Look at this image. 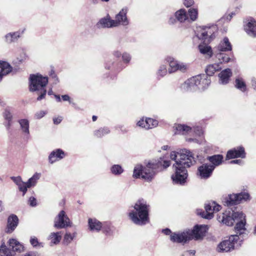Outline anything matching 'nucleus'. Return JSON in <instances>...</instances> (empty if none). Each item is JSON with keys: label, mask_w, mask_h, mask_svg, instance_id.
<instances>
[{"label": "nucleus", "mask_w": 256, "mask_h": 256, "mask_svg": "<svg viewBox=\"0 0 256 256\" xmlns=\"http://www.w3.org/2000/svg\"><path fill=\"white\" fill-rule=\"evenodd\" d=\"M219 222L228 226H231L236 222L235 230L236 234L231 235L228 239L221 242L217 246L216 251L224 253L231 252L240 247L243 239L246 237V230L245 228L246 222L245 216L242 212L228 210L218 217Z\"/></svg>", "instance_id": "nucleus-1"}, {"label": "nucleus", "mask_w": 256, "mask_h": 256, "mask_svg": "<svg viewBox=\"0 0 256 256\" xmlns=\"http://www.w3.org/2000/svg\"><path fill=\"white\" fill-rule=\"evenodd\" d=\"M170 158L176 162L173 165L175 172L172 176L173 182L184 184L188 178L186 168L190 167L196 162L194 154L190 150L184 148L172 152Z\"/></svg>", "instance_id": "nucleus-2"}, {"label": "nucleus", "mask_w": 256, "mask_h": 256, "mask_svg": "<svg viewBox=\"0 0 256 256\" xmlns=\"http://www.w3.org/2000/svg\"><path fill=\"white\" fill-rule=\"evenodd\" d=\"M170 165V161L164 158H160L157 160H150L145 166L138 164L134 170L133 177L136 178H141L148 182H151L156 174L166 168Z\"/></svg>", "instance_id": "nucleus-3"}, {"label": "nucleus", "mask_w": 256, "mask_h": 256, "mask_svg": "<svg viewBox=\"0 0 256 256\" xmlns=\"http://www.w3.org/2000/svg\"><path fill=\"white\" fill-rule=\"evenodd\" d=\"M206 227L203 225H196L192 230H186L182 232L172 233L170 234L172 242L178 243H186L192 240H200L205 236Z\"/></svg>", "instance_id": "nucleus-4"}, {"label": "nucleus", "mask_w": 256, "mask_h": 256, "mask_svg": "<svg viewBox=\"0 0 256 256\" xmlns=\"http://www.w3.org/2000/svg\"><path fill=\"white\" fill-rule=\"evenodd\" d=\"M134 210L129 213V217L132 221L138 225H144L149 222V206L143 199L140 200L134 206Z\"/></svg>", "instance_id": "nucleus-5"}, {"label": "nucleus", "mask_w": 256, "mask_h": 256, "mask_svg": "<svg viewBox=\"0 0 256 256\" xmlns=\"http://www.w3.org/2000/svg\"><path fill=\"white\" fill-rule=\"evenodd\" d=\"M48 82L46 76H43L41 74H31L30 76V90L36 92L38 96V100H41L45 98L46 94V86Z\"/></svg>", "instance_id": "nucleus-6"}, {"label": "nucleus", "mask_w": 256, "mask_h": 256, "mask_svg": "<svg viewBox=\"0 0 256 256\" xmlns=\"http://www.w3.org/2000/svg\"><path fill=\"white\" fill-rule=\"evenodd\" d=\"M8 247L4 242L0 246V256H16V252L20 253L24 251L23 245L14 238H10L8 242Z\"/></svg>", "instance_id": "nucleus-7"}, {"label": "nucleus", "mask_w": 256, "mask_h": 256, "mask_svg": "<svg viewBox=\"0 0 256 256\" xmlns=\"http://www.w3.org/2000/svg\"><path fill=\"white\" fill-rule=\"evenodd\" d=\"M232 49V46L228 38L226 37L224 38L223 40L214 48V54L216 60H220V63L228 62L230 58L224 52L230 51Z\"/></svg>", "instance_id": "nucleus-8"}, {"label": "nucleus", "mask_w": 256, "mask_h": 256, "mask_svg": "<svg viewBox=\"0 0 256 256\" xmlns=\"http://www.w3.org/2000/svg\"><path fill=\"white\" fill-rule=\"evenodd\" d=\"M54 222V226L57 229L71 227L72 225V222L63 210L60 211L56 216Z\"/></svg>", "instance_id": "nucleus-9"}, {"label": "nucleus", "mask_w": 256, "mask_h": 256, "mask_svg": "<svg viewBox=\"0 0 256 256\" xmlns=\"http://www.w3.org/2000/svg\"><path fill=\"white\" fill-rule=\"evenodd\" d=\"M250 195L247 192H240L236 194H230L224 201V204L228 206L237 204L242 200H246L249 198Z\"/></svg>", "instance_id": "nucleus-10"}, {"label": "nucleus", "mask_w": 256, "mask_h": 256, "mask_svg": "<svg viewBox=\"0 0 256 256\" xmlns=\"http://www.w3.org/2000/svg\"><path fill=\"white\" fill-rule=\"evenodd\" d=\"M166 60L169 64V68L168 70L170 74L174 72L177 70H180L182 72H184L188 68V64L179 62L175 60L172 57H168L166 58Z\"/></svg>", "instance_id": "nucleus-11"}, {"label": "nucleus", "mask_w": 256, "mask_h": 256, "mask_svg": "<svg viewBox=\"0 0 256 256\" xmlns=\"http://www.w3.org/2000/svg\"><path fill=\"white\" fill-rule=\"evenodd\" d=\"M221 208V206L216 203L215 202H208L205 204V212H202L200 214L204 218L210 220L214 216V212H218Z\"/></svg>", "instance_id": "nucleus-12"}, {"label": "nucleus", "mask_w": 256, "mask_h": 256, "mask_svg": "<svg viewBox=\"0 0 256 256\" xmlns=\"http://www.w3.org/2000/svg\"><path fill=\"white\" fill-rule=\"evenodd\" d=\"M214 170V167L210 164H203L198 168L196 174L200 179L207 180L212 176Z\"/></svg>", "instance_id": "nucleus-13"}, {"label": "nucleus", "mask_w": 256, "mask_h": 256, "mask_svg": "<svg viewBox=\"0 0 256 256\" xmlns=\"http://www.w3.org/2000/svg\"><path fill=\"white\" fill-rule=\"evenodd\" d=\"M200 81L196 78V76H193L187 80L183 83L180 88L184 92H194L198 90V84Z\"/></svg>", "instance_id": "nucleus-14"}, {"label": "nucleus", "mask_w": 256, "mask_h": 256, "mask_svg": "<svg viewBox=\"0 0 256 256\" xmlns=\"http://www.w3.org/2000/svg\"><path fill=\"white\" fill-rule=\"evenodd\" d=\"M128 8H123L116 16L114 20V25L117 27L120 25L126 26L129 24V20L127 18Z\"/></svg>", "instance_id": "nucleus-15"}, {"label": "nucleus", "mask_w": 256, "mask_h": 256, "mask_svg": "<svg viewBox=\"0 0 256 256\" xmlns=\"http://www.w3.org/2000/svg\"><path fill=\"white\" fill-rule=\"evenodd\" d=\"M246 157V152L242 146H238L229 150L227 152L226 158L228 160L234 158H244Z\"/></svg>", "instance_id": "nucleus-16"}, {"label": "nucleus", "mask_w": 256, "mask_h": 256, "mask_svg": "<svg viewBox=\"0 0 256 256\" xmlns=\"http://www.w3.org/2000/svg\"><path fill=\"white\" fill-rule=\"evenodd\" d=\"M245 23L244 29L246 34L250 36L256 37V21L254 18H250Z\"/></svg>", "instance_id": "nucleus-17"}, {"label": "nucleus", "mask_w": 256, "mask_h": 256, "mask_svg": "<svg viewBox=\"0 0 256 256\" xmlns=\"http://www.w3.org/2000/svg\"><path fill=\"white\" fill-rule=\"evenodd\" d=\"M114 24V20L111 19L109 15H107L99 20L96 24V26L98 28H111L116 27Z\"/></svg>", "instance_id": "nucleus-18"}, {"label": "nucleus", "mask_w": 256, "mask_h": 256, "mask_svg": "<svg viewBox=\"0 0 256 256\" xmlns=\"http://www.w3.org/2000/svg\"><path fill=\"white\" fill-rule=\"evenodd\" d=\"M212 34V32H211L210 28L205 27L198 30L196 36L198 39L203 40L204 42H208L211 40Z\"/></svg>", "instance_id": "nucleus-19"}, {"label": "nucleus", "mask_w": 256, "mask_h": 256, "mask_svg": "<svg viewBox=\"0 0 256 256\" xmlns=\"http://www.w3.org/2000/svg\"><path fill=\"white\" fill-rule=\"evenodd\" d=\"M18 216L14 214L10 215L8 218L6 232L12 233L18 226Z\"/></svg>", "instance_id": "nucleus-20"}, {"label": "nucleus", "mask_w": 256, "mask_h": 256, "mask_svg": "<svg viewBox=\"0 0 256 256\" xmlns=\"http://www.w3.org/2000/svg\"><path fill=\"white\" fill-rule=\"evenodd\" d=\"M65 156L64 152L61 149H57L50 152L48 156V160L50 164H53L57 160H60Z\"/></svg>", "instance_id": "nucleus-21"}, {"label": "nucleus", "mask_w": 256, "mask_h": 256, "mask_svg": "<svg viewBox=\"0 0 256 256\" xmlns=\"http://www.w3.org/2000/svg\"><path fill=\"white\" fill-rule=\"evenodd\" d=\"M232 76V72L230 68H226L222 70L218 74L219 83L226 84L228 83L230 78Z\"/></svg>", "instance_id": "nucleus-22"}, {"label": "nucleus", "mask_w": 256, "mask_h": 256, "mask_svg": "<svg viewBox=\"0 0 256 256\" xmlns=\"http://www.w3.org/2000/svg\"><path fill=\"white\" fill-rule=\"evenodd\" d=\"M196 78L198 80L199 84H198V90H203L206 88L210 84L211 80L205 74L198 75Z\"/></svg>", "instance_id": "nucleus-23"}, {"label": "nucleus", "mask_w": 256, "mask_h": 256, "mask_svg": "<svg viewBox=\"0 0 256 256\" xmlns=\"http://www.w3.org/2000/svg\"><path fill=\"white\" fill-rule=\"evenodd\" d=\"M12 71V67L7 62L0 61V82L3 78Z\"/></svg>", "instance_id": "nucleus-24"}, {"label": "nucleus", "mask_w": 256, "mask_h": 256, "mask_svg": "<svg viewBox=\"0 0 256 256\" xmlns=\"http://www.w3.org/2000/svg\"><path fill=\"white\" fill-rule=\"evenodd\" d=\"M216 63L208 65L206 68V72L207 76H212L215 72L219 71L222 69L220 64L222 63L220 62V60H218Z\"/></svg>", "instance_id": "nucleus-25"}, {"label": "nucleus", "mask_w": 256, "mask_h": 256, "mask_svg": "<svg viewBox=\"0 0 256 256\" xmlns=\"http://www.w3.org/2000/svg\"><path fill=\"white\" fill-rule=\"evenodd\" d=\"M223 159L224 157L221 154H216L207 158V160L211 163L210 166H213L214 170L216 166L222 164Z\"/></svg>", "instance_id": "nucleus-26"}, {"label": "nucleus", "mask_w": 256, "mask_h": 256, "mask_svg": "<svg viewBox=\"0 0 256 256\" xmlns=\"http://www.w3.org/2000/svg\"><path fill=\"white\" fill-rule=\"evenodd\" d=\"M234 86L236 89L240 90L242 92H246L247 90L246 82L240 76H238L236 78Z\"/></svg>", "instance_id": "nucleus-27"}, {"label": "nucleus", "mask_w": 256, "mask_h": 256, "mask_svg": "<svg viewBox=\"0 0 256 256\" xmlns=\"http://www.w3.org/2000/svg\"><path fill=\"white\" fill-rule=\"evenodd\" d=\"M198 50L200 52L206 56L208 58H210L212 56L213 52L212 48L208 46L207 44L202 43L199 44Z\"/></svg>", "instance_id": "nucleus-28"}, {"label": "nucleus", "mask_w": 256, "mask_h": 256, "mask_svg": "<svg viewBox=\"0 0 256 256\" xmlns=\"http://www.w3.org/2000/svg\"><path fill=\"white\" fill-rule=\"evenodd\" d=\"M18 122L20 125V129L22 133L26 137L28 138L30 135V124L28 120L26 118L20 119L18 120Z\"/></svg>", "instance_id": "nucleus-29"}, {"label": "nucleus", "mask_w": 256, "mask_h": 256, "mask_svg": "<svg viewBox=\"0 0 256 256\" xmlns=\"http://www.w3.org/2000/svg\"><path fill=\"white\" fill-rule=\"evenodd\" d=\"M89 228L92 231L98 232L102 227V223L96 219L89 218Z\"/></svg>", "instance_id": "nucleus-30"}, {"label": "nucleus", "mask_w": 256, "mask_h": 256, "mask_svg": "<svg viewBox=\"0 0 256 256\" xmlns=\"http://www.w3.org/2000/svg\"><path fill=\"white\" fill-rule=\"evenodd\" d=\"M175 17L176 20L180 22H184L186 20H188V16L186 12L184 9H180L175 13Z\"/></svg>", "instance_id": "nucleus-31"}, {"label": "nucleus", "mask_w": 256, "mask_h": 256, "mask_svg": "<svg viewBox=\"0 0 256 256\" xmlns=\"http://www.w3.org/2000/svg\"><path fill=\"white\" fill-rule=\"evenodd\" d=\"M20 34L19 32H10L4 36L5 40L8 43L15 42L20 37Z\"/></svg>", "instance_id": "nucleus-32"}, {"label": "nucleus", "mask_w": 256, "mask_h": 256, "mask_svg": "<svg viewBox=\"0 0 256 256\" xmlns=\"http://www.w3.org/2000/svg\"><path fill=\"white\" fill-rule=\"evenodd\" d=\"M60 234L61 232L50 233L49 236V238L51 240V242L54 244H58L62 239Z\"/></svg>", "instance_id": "nucleus-33"}, {"label": "nucleus", "mask_w": 256, "mask_h": 256, "mask_svg": "<svg viewBox=\"0 0 256 256\" xmlns=\"http://www.w3.org/2000/svg\"><path fill=\"white\" fill-rule=\"evenodd\" d=\"M192 130L191 128L184 124H178L176 126V134H186Z\"/></svg>", "instance_id": "nucleus-34"}, {"label": "nucleus", "mask_w": 256, "mask_h": 256, "mask_svg": "<svg viewBox=\"0 0 256 256\" xmlns=\"http://www.w3.org/2000/svg\"><path fill=\"white\" fill-rule=\"evenodd\" d=\"M77 233L76 232L71 234L69 232H66L64 237L63 244L64 245H68L76 236Z\"/></svg>", "instance_id": "nucleus-35"}, {"label": "nucleus", "mask_w": 256, "mask_h": 256, "mask_svg": "<svg viewBox=\"0 0 256 256\" xmlns=\"http://www.w3.org/2000/svg\"><path fill=\"white\" fill-rule=\"evenodd\" d=\"M40 174L38 172L35 173L32 178H29V180L26 182L28 183V186H30V188L32 186H36V184L38 180L40 179Z\"/></svg>", "instance_id": "nucleus-36"}, {"label": "nucleus", "mask_w": 256, "mask_h": 256, "mask_svg": "<svg viewBox=\"0 0 256 256\" xmlns=\"http://www.w3.org/2000/svg\"><path fill=\"white\" fill-rule=\"evenodd\" d=\"M146 130L152 128L156 127L158 125V121L152 118H146Z\"/></svg>", "instance_id": "nucleus-37"}, {"label": "nucleus", "mask_w": 256, "mask_h": 256, "mask_svg": "<svg viewBox=\"0 0 256 256\" xmlns=\"http://www.w3.org/2000/svg\"><path fill=\"white\" fill-rule=\"evenodd\" d=\"M124 171L122 168L119 164H114L110 168L111 172L114 175H120Z\"/></svg>", "instance_id": "nucleus-38"}, {"label": "nucleus", "mask_w": 256, "mask_h": 256, "mask_svg": "<svg viewBox=\"0 0 256 256\" xmlns=\"http://www.w3.org/2000/svg\"><path fill=\"white\" fill-rule=\"evenodd\" d=\"M110 132L109 128L107 127L100 128L99 130L94 132V135L100 138L108 134Z\"/></svg>", "instance_id": "nucleus-39"}, {"label": "nucleus", "mask_w": 256, "mask_h": 256, "mask_svg": "<svg viewBox=\"0 0 256 256\" xmlns=\"http://www.w3.org/2000/svg\"><path fill=\"white\" fill-rule=\"evenodd\" d=\"M198 12L196 8H190L188 10V16H189L188 19L191 21H194L198 18Z\"/></svg>", "instance_id": "nucleus-40"}, {"label": "nucleus", "mask_w": 256, "mask_h": 256, "mask_svg": "<svg viewBox=\"0 0 256 256\" xmlns=\"http://www.w3.org/2000/svg\"><path fill=\"white\" fill-rule=\"evenodd\" d=\"M168 70L166 68V66L165 65H161L157 72V76L158 78H160L166 75L167 74Z\"/></svg>", "instance_id": "nucleus-41"}, {"label": "nucleus", "mask_w": 256, "mask_h": 256, "mask_svg": "<svg viewBox=\"0 0 256 256\" xmlns=\"http://www.w3.org/2000/svg\"><path fill=\"white\" fill-rule=\"evenodd\" d=\"M2 116L5 120H12V114L10 108H6L2 112Z\"/></svg>", "instance_id": "nucleus-42"}, {"label": "nucleus", "mask_w": 256, "mask_h": 256, "mask_svg": "<svg viewBox=\"0 0 256 256\" xmlns=\"http://www.w3.org/2000/svg\"><path fill=\"white\" fill-rule=\"evenodd\" d=\"M30 244L35 248H42L44 244L42 242H39L38 238L35 236H32L30 239Z\"/></svg>", "instance_id": "nucleus-43"}, {"label": "nucleus", "mask_w": 256, "mask_h": 256, "mask_svg": "<svg viewBox=\"0 0 256 256\" xmlns=\"http://www.w3.org/2000/svg\"><path fill=\"white\" fill-rule=\"evenodd\" d=\"M28 184L27 182H22L21 184L18 186V190L22 192L23 193V196L27 192L28 188H30V186H28Z\"/></svg>", "instance_id": "nucleus-44"}, {"label": "nucleus", "mask_w": 256, "mask_h": 256, "mask_svg": "<svg viewBox=\"0 0 256 256\" xmlns=\"http://www.w3.org/2000/svg\"><path fill=\"white\" fill-rule=\"evenodd\" d=\"M122 58L124 62L128 63L131 60V56L129 54L124 52L122 54Z\"/></svg>", "instance_id": "nucleus-45"}, {"label": "nucleus", "mask_w": 256, "mask_h": 256, "mask_svg": "<svg viewBox=\"0 0 256 256\" xmlns=\"http://www.w3.org/2000/svg\"><path fill=\"white\" fill-rule=\"evenodd\" d=\"M46 114V112L44 110H40L36 112L34 114V118L36 119H40L43 118Z\"/></svg>", "instance_id": "nucleus-46"}, {"label": "nucleus", "mask_w": 256, "mask_h": 256, "mask_svg": "<svg viewBox=\"0 0 256 256\" xmlns=\"http://www.w3.org/2000/svg\"><path fill=\"white\" fill-rule=\"evenodd\" d=\"M11 178L18 186H20L23 182L20 176H13Z\"/></svg>", "instance_id": "nucleus-47"}, {"label": "nucleus", "mask_w": 256, "mask_h": 256, "mask_svg": "<svg viewBox=\"0 0 256 256\" xmlns=\"http://www.w3.org/2000/svg\"><path fill=\"white\" fill-rule=\"evenodd\" d=\"M12 120H6L4 122L3 124L6 128L7 131L10 132V127L12 125Z\"/></svg>", "instance_id": "nucleus-48"}, {"label": "nucleus", "mask_w": 256, "mask_h": 256, "mask_svg": "<svg viewBox=\"0 0 256 256\" xmlns=\"http://www.w3.org/2000/svg\"><path fill=\"white\" fill-rule=\"evenodd\" d=\"M146 119L144 120V118H142L136 124L137 126L144 128L146 129Z\"/></svg>", "instance_id": "nucleus-49"}, {"label": "nucleus", "mask_w": 256, "mask_h": 256, "mask_svg": "<svg viewBox=\"0 0 256 256\" xmlns=\"http://www.w3.org/2000/svg\"><path fill=\"white\" fill-rule=\"evenodd\" d=\"M30 205L32 206H36V200L34 197H30L28 200Z\"/></svg>", "instance_id": "nucleus-50"}, {"label": "nucleus", "mask_w": 256, "mask_h": 256, "mask_svg": "<svg viewBox=\"0 0 256 256\" xmlns=\"http://www.w3.org/2000/svg\"><path fill=\"white\" fill-rule=\"evenodd\" d=\"M194 4V0H184V4L186 7H190Z\"/></svg>", "instance_id": "nucleus-51"}, {"label": "nucleus", "mask_w": 256, "mask_h": 256, "mask_svg": "<svg viewBox=\"0 0 256 256\" xmlns=\"http://www.w3.org/2000/svg\"><path fill=\"white\" fill-rule=\"evenodd\" d=\"M50 76L52 77V78H54V82L56 84L58 82V78H57L54 70H51L50 73Z\"/></svg>", "instance_id": "nucleus-52"}, {"label": "nucleus", "mask_w": 256, "mask_h": 256, "mask_svg": "<svg viewBox=\"0 0 256 256\" xmlns=\"http://www.w3.org/2000/svg\"><path fill=\"white\" fill-rule=\"evenodd\" d=\"M196 251L194 250H190L186 251L184 252L183 256H194Z\"/></svg>", "instance_id": "nucleus-53"}, {"label": "nucleus", "mask_w": 256, "mask_h": 256, "mask_svg": "<svg viewBox=\"0 0 256 256\" xmlns=\"http://www.w3.org/2000/svg\"><path fill=\"white\" fill-rule=\"evenodd\" d=\"M62 116H58V118H53V122L55 124H59L62 122Z\"/></svg>", "instance_id": "nucleus-54"}, {"label": "nucleus", "mask_w": 256, "mask_h": 256, "mask_svg": "<svg viewBox=\"0 0 256 256\" xmlns=\"http://www.w3.org/2000/svg\"><path fill=\"white\" fill-rule=\"evenodd\" d=\"M90 1L93 4H97L98 2V1L102 2L108 3L110 1V0H90Z\"/></svg>", "instance_id": "nucleus-55"}, {"label": "nucleus", "mask_w": 256, "mask_h": 256, "mask_svg": "<svg viewBox=\"0 0 256 256\" xmlns=\"http://www.w3.org/2000/svg\"><path fill=\"white\" fill-rule=\"evenodd\" d=\"M26 56L24 53H23L20 56V58H18V60L20 62H23L26 59Z\"/></svg>", "instance_id": "nucleus-56"}, {"label": "nucleus", "mask_w": 256, "mask_h": 256, "mask_svg": "<svg viewBox=\"0 0 256 256\" xmlns=\"http://www.w3.org/2000/svg\"><path fill=\"white\" fill-rule=\"evenodd\" d=\"M230 164H242V161L240 160H232L230 162Z\"/></svg>", "instance_id": "nucleus-57"}, {"label": "nucleus", "mask_w": 256, "mask_h": 256, "mask_svg": "<svg viewBox=\"0 0 256 256\" xmlns=\"http://www.w3.org/2000/svg\"><path fill=\"white\" fill-rule=\"evenodd\" d=\"M38 254L36 252H30L26 253L24 256H38Z\"/></svg>", "instance_id": "nucleus-58"}, {"label": "nucleus", "mask_w": 256, "mask_h": 256, "mask_svg": "<svg viewBox=\"0 0 256 256\" xmlns=\"http://www.w3.org/2000/svg\"><path fill=\"white\" fill-rule=\"evenodd\" d=\"M251 81L252 87L256 90V78H252Z\"/></svg>", "instance_id": "nucleus-59"}, {"label": "nucleus", "mask_w": 256, "mask_h": 256, "mask_svg": "<svg viewBox=\"0 0 256 256\" xmlns=\"http://www.w3.org/2000/svg\"><path fill=\"white\" fill-rule=\"evenodd\" d=\"M162 232L166 235H170L172 233V232L169 228H165L162 230Z\"/></svg>", "instance_id": "nucleus-60"}, {"label": "nucleus", "mask_w": 256, "mask_h": 256, "mask_svg": "<svg viewBox=\"0 0 256 256\" xmlns=\"http://www.w3.org/2000/svg\"><path fill=\"white\" fill-rule=\"evenodd\" d=\"M62 98L64 101H69L70 102V97L67 94L62 96Z\"/></svg>", "instance_id": "nucleus-61"}, {"label": "nucleus", "mask_w": 256, "mask_h": 256, "mask_svg": "<svg viewBox=\"0 0 256 256\" xmlns=\"http://www.w3.org/2000/svg\"><path fill=\"white\" fill-rule=\"evenodd\" d=\"M114 55L116 58H119L121 56L122 54L120 52L118 51H116L114 52Z\"/></svg>", "instance_id": "nucleus-62"}, {"label": "nucleus", "mask_w": 256, "mask_h": 256, "mask_svg": "<svg viewBox=\"0 0 256 256\" xmlns=\"http://www.w3.org/2000/svg\"><path fill=\"white\" fill-rule=\"evenodd\" d=\"M176 22V19L174 18H170L169 20V23L170 24H172Z\"/></svg>", "instance_id": "nucleus-63"}, {"label": "nucleus", "mask_w": 256, "mask_h": 256, "mask_svg": "<svg viewBox=\"0 0 256 256\" xmlns=\"http://www.w3.org/2000/svg\"><path fill=\"white\" fill-rule=\"evenodd\" d=\"M54 97L56 98L57 102H60L61 101V99H60V96L59 95L55 94Z\"/></svg>", "instance_id": "nucleus-64"}]
</instances>
